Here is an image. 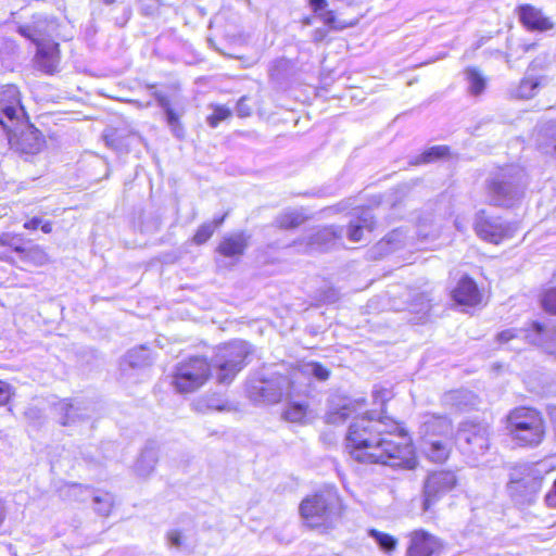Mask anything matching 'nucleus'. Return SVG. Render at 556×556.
Instances as JSON below:
<instances>
[{
    "label": "nucleus",
    "mask_w": 556,
    "mask_h": 556,
    "mask_svg": "<svg viewBox=\"0 0 556 556\" xmlns=\"http://www.w3.org/2000/svg\"><path fill=\"white\" fill-rule=\"evenodd\" d=\"M346 447L359 463L405 469H414L417 465L409 437L388 417L374 419L365 414L355 418L349 427Z\"/></svg>",
    "instance_id": "nucleus-1"
},
{
    "label": "nucleus",
    "mask_w": 556,
    "mask_h": 556,
    "mask_svg": "<svg viewBox=\"0 0 556 556\" xmlns=\"http://www.w3.org/2000/svg\"><path fill=\"white\" fill-rule=\"evenodd\" d=\"M249 353V344L236 340L218 346L211 364L202 357H191L177 366L174 384L181 393L192 392L205 383L212 369L219 383L229 384L244 367Z\"/></svg>",
    "instance_id": "nucleus-2"
},
{
    "label": "nucleus",
    "mask_w": 556,
    "mask_h": 556,
    "mask_svg": "<svg viewBox=\"0 0 556 556\" xmlns=\"http://www.w3.org/2000/svg\"><path fill=\"white\" fill-rule=\"evenodd\" d=\"M419 433L422 452L430 460L442 463L448 457L452 440V424L448 418L434 414L424 415Z\"/></svg>",
    "instance_id": "nucleus-3"
},
{
    "label": "nucleus",
    "mask_w": 556,
    "mask_h": 556,
    "mask_svg": "<svg viewBox=\"0 0 556 556\" xmlns=\"http://www.w3.org/2000/svg\"><path fill=\"white\" fill-rule=\"evenodd\" d=\"M547 472L544 464L515 467L507 483V493L511 501L520 507L535 503Z\"/></svg>",
    "instance_id": "nucleus-4"
},
{
    "label": "nucleus",
    "mask_w": 556,
    "mask_h": 556,
    "mask_svg": "<svg viewBox=\"0 0 556 556\" xmlns=\"http://www.w3.org/2000/svg\"><path fill=\"white\" fill-rule=\"evenodd\" d=\"M282 369L251 380L248 384L249 396L255 402L273 404L296 393V380L292 378L290 368L283 366Z\"/></svg>",
    "instance_id": "nucleus-5"
},
{
    "label": "nucleus",
    "mask_w": 556,
    "mask_h": 556,
    "mask_svg": "<svg viewBox=\"0 0 556 556\" xmlns=\"http://www.w3.org/2000/svg\"><path fill=\"white\" fill-rule=\"evenodd\" d=\"M525 186V173L521 168H501L488 179V199L493 205L511 206L522 197Z\"/></svg>",
    "instance_id": "nucleus-6"
},
{
    "label": "nucleus",
    "mask_w": 556,
    "mask_h": 556,
    "mask_svg": "<svg viewBox=\"0 0 556 556\" xmlns=\"http://www.w3.org/2000/svg\"><path fill=\"white\" fill-rule=\"evenodd\" d=\"M300 513L311 528L330 529L341 516V503L332 491L306 497L300 505Z\"/></svg>",
    "instance_id": "nucleus-7"
},
{
    "label": "nucleus",
    "mask_w": 556,
    "mask_h": 556,
    "mask_svg": "<svg viewBox=\"0 0 556 556\" xmlns=\"http://www.w3.org/2000/svg\"><path fill=\"white\" fill-rule=\"evenodd\" d=\"M507 430L519 445L535 446L544 437L542 416L533 408L517 407L507 416Z\"/></svg>",
    "instance_id": "nucleus-8"
},
{
    "label": "nucleus",
    "mask_w": 556,
    "mask_h": 556,
    "mask_svg": "<svg viewBox=\"0 0 556 556\" xmlns=\"http://www.w3.org/2000/svg\"><path fill=\"white\" fill-rule=\"evenodd\" d=\"M455 442L468 458V463L471 466H479V457L483 456L490 446V427L481 422H463L457 430Z\"/></svg>",
    "instance_id": "nucleus-9"
},
{
    "label": "nucleus",
    "mask_w": 556,
    "mask_h": 556,
    "mask_svg": "<svg viewBox=\"0 0 556 556\" xmlns=\"http://www.w3.org/2000/svg\"><path fill=\"white\" fill-rule=\"evenodd\" d=\"M516 227L504 222L500 217L491 216L485 211L477 213L475 231L477 236L490 243L498 244L505 239L511 238Z\"/></svg>",
    "instance_id": "nucleus-10"
},
{
    "label": "nucleus",
    "mask_w": 556,
    "mask_h": 556,
    "mask_svg": "<svg viewBox=\"0 0 556 556\" xmlns=\"http://www.w3.org/2000/svg\"><path fill=\"white\" fill-rule=\"evenodd\" d=\"M457 483L453 471H434L430 473L424 484V510H429L442 496L451 492Z\"/></svg>",
    "instance_id": "nucleus-11"
},
{
    "label": "nucleus",
    "mask_w": 556,
    "mask_h": 556,
    "mask_svg": "<svg viewBox=\"0 0 556 556\" xmlns=\"http://www.w3.org/2000/svg\"><path fill=\"white\" fill-rule=\"evenodd\" d=\"M24 109L21 104L20 90L14 85H7L0 88V125L4 130H11V126L20 124L24 116Z\"/></svg>",
    "instance_id": "nucleus-12"
},
{
    "label": "nucleus",
    "mask_w": 556,
    "mask_h": 556,
    "mask_svg": "<svg viewBox=\"0 0 556 556\" xmlns=\"http://www.w3.org/2000/svg\"><path fill=\"white\" fill-rule=\"evenodd\" d=\"M11 146L24 153L35 154L42 144V139L38 129L20 119V124L11 126V130H5Z\"/></svg>",
    "instance_id": "nucleus-13"
},
{
    "label": "nucleus",
    "mask_w": 556,
    "mask_h": 556,
    "mask_svg": "<svg viewBox=\"0 0 556 556\" xmlns=\"http://www.w3.org/2000/svg\"><path fill=\"white\" fill-rule=\"evenodd\" d=\"M290 370L292 372V378L296 380L298 394L307 393L312 378H315L318 381H325L330 376L329 369L317 362L301 363L291 367Z\"/></svg>",
    "instance_id": "nucleus-14"
},
{
    "label": "nucleus",
    "mask_w": 556,
    "mask_h": 556,
    "mask_svg": "<svg viewBox=\"0 0 556 556\" xmlns=\"http://www.w3.org/2000/svg\"><path fill=\"white\" fill-rule=\"evenodd\" d=\"M440 547V541L434 535L424 530H416L409 534L406 556H435Z\"/></svg>",
    "instance_id": "nucleus-15"
},
{
    "label": "nucleus",
    "mask_w": 556,
    "mask_h": 556,
    "mask_svg": "<svg viewBox=\"0 0 556 556\" xmlns=\"http://www.w3.org/2000/svg\"><path fill=\"white\" fill-rule=\"evenodd\" d=\"M36 66L47 74H53L60 62L59 43L54 41L36 42Z\"/></svg>",
    "instance_id": "nucleus-16"
},
{
    "label": "nucleus",
    "mask_w": 556,
    "mask_h": 556,
    "mask_svg": "<svg viewBox=\"0 0 556 556\" xmlns=\"http://www.w3.org/2000/svg\"><path fill=\"white\" fill-rule=\"evenodd\" d=\"M536 68V61H533L525 77L520 80L517 88L514 90V96L519 99H531L538 94L540 89L547 84L545 76L535 75L533 72Z\"/></svg>",
    "instance_id": "nucleus-17"
},
{
    "label": "nucleus",
    "mask_w": 556,
    "mask_h": 556,
    "mask_svg": "<svg viewBox=\"0 0 556 556\" xmlns=\"http://www.w3.org/2000/svg\"><path fill=\"white\" fill-rule=\"evenodd\" d=\"M534 140L542 153L556 160V119L540 124L536 127Z\"/></svg>",
    "instance_id": "nucleus-18"
},
{
    "label": "nucleus",
    "mask_w": 556,
    "mask_h": 556,
    "mask_svg": "<svg viewBox=\"0 0 556 556\" xmlns=\"http://www.w3.org/2000/svg\"><path fill=\"white\" fill-rule=\"evenodd\" d=\"M518 14L521 23L528 29L544 31L553 28L554 26L549 17L545 16L540 9L531 4L520 5L518 8Z\"/></svg>",
    "instance_id": "nucleus-19"
},
{
    "label": "nucleus",
    "mask_w": 556,
    "mask_h": 556,
    "mask_svg": "<svg viewBox=\"0 0 556 556\" xmlns=\"http://www.w3.org/2000/svg\"><path fill=\"white\" fill-rule=\"evenodd\" d=\"M545 329L542 324L533 321L530 329H507L497 334L498 342H508L515 338H525L530 343L535 345H543V337Z\"/></svg>",
    "instance_id": "nucleus-20"
},
{
    "label": "nucleus",
    "mask_w": 556,
    "mask_h": 556,
    "mask_svg": "<svg viewBox=\"0 0 556 556\" xmlns=\"http://www.w3.org/2000/svg\"><path fill=\"white\" fill-rule=\"evenodd\" d=\"M453 299L460 305L475 306L480 303L481 294L476 282L469 277H464L453 290Z\"/></svg>",
    "instance_id": "nucleus-21"
},
{
    "label": "nucleus",
    "mask_w": 556,
    "mask_h": 556,
    "mask_svg": "<svg viewBox=\"0 0 556 556\" xmlns=\"http://www.w3.org/2000/svg\"><path fill=\"white\" fill-rule=\"evenodd\" d=\"M342 235V229L334 226L325 227L316 231L308 242V251H326L330 249Z\"/></svg>",
    "instance_id": "nucleus-22"
},
{
    "label": "nucleus",
    "mask_w": 556,
    "mask_h": 556,
    "mask_svg": "<svg viewBox=\"0 0 556 556\" xmlns=\"http://www.w3.org/2000/svg\"><path fill=\"white\" fill-rule=\"evenodd\" d=\"M374 217L369 211L362 212V215L350 222L348 238L352 242H359L364 239V232L374 229Z\"/></svg>",
    "instance_id": "nucleus-23"
},
{
    "label": "nucleus",
    "mask_w": 556,
    "mask_h": 556,
    "mask_svg": "<svg viewBox=\"0 0 556 556\" xmlns=\"http://www.w3.org/2000/svg\"><path fill=\"white\" fill-rule=\"evenodd\" d=\"M247 245V237L240 232L225 237L219 243L217 251L226 257H235L241 255Z\"/></svg>",
    "instance_id": "nucleus-24"
},
{
    "label": "nucleus",
    "mask_w": 556,
    "mask_h": 556,
    "mask_svg": "<svg viewBox=\"0 0 556 556\" xmlns=\"http://www.w3.org/2000/svg\"><path fill=\"white\" fill-rule=\"evenodd\" d=\"M302 394L293 393L291 397H286L288 404L283 410V418L290 422L302 424L305 421L307 416V403L306 401H298L295 397Z\"/></svg>",
    "instance_id": "nucleus-25"
},
{
    "label": "nucleus",
    "mask_w": 556,
    "mask_h": 556,
    "mask_svg": "<svg viewBox=\"0 0 556 556\" xmlns=\"http://www.w3.org/2000/svg\"><path fill=\"white\" fill-rule=\"evenodd\" d=\"M156 100H157L160 108L163 110V112L165 114V119H166L168 127L170 128L172 134L176 138H179V139L182 138L185 131H184V127L179 121L180 114H178L174 111V109L170 105L169 100L166 97L160 96V97H157Z\"/></svg>",
    "instance_id": "nucleus-26"
},
{
    "label": "nucleus",
    "mask_w": 556,
    "mask_h": 556,
    "mask_svg": "<svg viewBox=\"0 0 556 556\" xmlns=\"http://www.w3.org/2000/svg\"><path fill=\"white\" fill-rule=\"evenodd\" d=\"M309 5L326 26L331 29L342 28L337 25L333 11L326 10L327 0H309Z\"/></svg>",
    "instance_id": "nucleus-27"
},
{
    "label": "nucleus",
    "mask_w": 556,
    "mask_h": 556,
    "mask_svg": "<svg viewBox=\"0 0 556 556\" xmlns=\"http://www.w3.org/2000/svg\"><path fill=\"white\" fill-rule=\"evenodd\" d=\"M445 402L463 410L476 404V396L472 392L467 390H455L446 394Z\"/></svg>",
    "instance_id": "nucleus-28"
},
{
    "label": "nucleus",
    "mask_w": 556,
    "mask_h": 556,
    "mask_svg": "<svg viewBox=\"0 0 556 556\" xmlns=\"http://www.w3.org/2000/svg\"><path fill=\"white\" fill-rule=\"evenodd\" d=\"M156 463V451L154 447H146L136 463V471L139 476L146 477L152 472Z\"/></svg>",
    "instance_id": "nucleus-29"
},
{
    "label": "nucleus",
    "mask_w": 556,
    "mask_h": 556,
    "mask_svg": "<svg viewBox=\"0 0 556 556\" xmlns=\"http://www.w3.org/2000/svg\"><path fill=\"white\" fill-rule=\"evenodd\" d=\"M465 75L469 84V92L473 96L482 93L486 84L482 74L477 68L469 67L465 71Z\"/></svg>",
    "instance_id": "nucleus-30"
},
{
    "label": "nucleus",
    "mask_w": 556,
    "mask_h": 556,
    "mask_svg": "<svg viewBox=\"0 0 556 556\" xmlns=\"http://www.w3.org/2000/svg\"><path fill=\"white\" fill-rule=\"evenodd\" d=\"M225 216L215 218L211 223H205L199 227L195 235L193 236V241L197 244L205 243L214 233L215 229L219 227L224 223Z\"/></svg>",
    "instance_id": "nucleus-31"
},
{
    "label": "nucleus",
    "mask_w": 556,
    "mask_h": 556,
    "mask_svg": "<svg viewBox=\"0 0 556 556\" xmlns=\"http://www.w3.org/2000/svg\"><path fill=\"white\" fill-rule=\"evenodd\" d=\"M368 535L372 538L378 546L386 553L394 551L397 545V540L394 536L376 529H370Z\"/></svg>",
    "instance_id": "nucleus-32"
},
{
    "label": "nucleus",
    "mask_w": 556,
    "mask_h": 556,
    "mask_svg": "<svg viewBox=\"0 0 556 556\" xmlns=\"http://www.w3.org/2000/svg\"><path fill=\"white\" fill-rule=\"evenodd\" d=\"M448 154L446 146H434L420 154L414 164H426L442 159Z\"/></svg>",
    "instance_id": "nucleus-33"
},
{
    "label": "nucleus",
    "mask_w": 556,
    "mask_h": 556,
    "mask_svg": "<svg viewBox=\"0 0 556 556\" xmlns=\"http://www.w3.org/2000/svg\"><path fill=\"white\" fill-rule=\"evenodd\" d=\"M149 351L144 346L130 350L126 355V361L131 367L144 366L149 363Z\"/></svg>",
    "instance_id": "nucleus-34"
},
{
    "label": "nucleus",
    "mask_w": 556,
    "mask_h": 556,
    "mask_svg": "<svg viewBox=\"0 0 556 556\" xmlns=\"http://www.w3.org/2000/svg\"><path fill=\"white\" fill-rule=\"evenodd\" d=\"M94 509L102 516H108L113 506V495L110 493H101L92 497Z\"/></svg>",
    "instance_id": "nucleus-35"
},
{
    "label": "nucleus",
    "mask_w": 556,
    "mask_h": 556,
    "mask_svg": "<svg viewBox=\"0 0 556 556\" xmlns=\"http://www.w3.org/2000/svg\"><path fill=\"white\" fill-rule=\"evenodd\" d=\"M60 408L62 412H64V417L61 420L63 426L75 422L76 418H85L88 416L87 414L79 413V407H76L73 404L66 402L61 403Z\"/></svg>",
    "instance_id": "nucleus-36"
},
{
    "label": "nucleus",
    "mask_w": 556,
    "mask_h": 556,
    "mask_svg": "<svg viewBox=\"0 0 556 556\" xmlns=\"http://www.w3.org/2000/svg\"><path fill=\"white\" fill-rule=\"evenodd\" d=\"M303 216L294 211L286 212L277 218V224L281 228H293L300 225Z\"/></svg>",
    "instance_id": "nucleus-37"
},
{
    "label": "nucleus",
    "mask_w": 556,
    "mask_h": 556,
    "mask_svg": "<svg viewBox=\"0 0 556 556\" xmlns=\"http://www.w3.org/2000/svg\"><path fill=\"white\" fill-rule=\"evenodd\" d=\"M231 115V111L229 108L225 105H216L214 106L213 113L207 116V124L215 128L217 125L227 119Z\"/></svg>",
    "instance_id": "nucleus-38"
},
{
    "label": "nucleus",
    "mask_w": 556,
    "mask_h": 556,
    "mask_svg": "<svg viewBox=\"0 0 556 556\" xmlns=\"http://www.w3.org/2000/svg\"><path fill=\"white\" fill-rule=\"evenodd\" d=\"M15 251L22 262H41V260L45 257L43 253L38 248H30V249H22L20 247L15 248Z\"/></svg>",
    "instance_id": "nucleus-39"
},
{
    "label": "nucleus",
    "mask_w": 556,
    "mask_h": 556,
    "mask_svg": "<svg viewBox=\"0 0 556 556\" xmlns=\"http://www.w3.org/2000/svg\"><path fill=\"white\" fill-rule=\"evenodd\" d=\"M542 305L545 311L556 315V288L548 290L544 294Z\"/></svg>",
    "instance_id": "nucleus-40"
},
{
    "label": "nucleus",
    "mask_w": 556,
    "mask_h": 556,
    "mask_svg": "<svg viewBox=\"0 0 556 556\" xmlns=\"http://www.w3.org/2000/svg\"><path fill=\"white\" fill-rule=\"evenodd\" d=\"M339 292L331 287H327L325 290H321L319 293V301L325 304H332L339 300Z\"/></svg>",
    "instance_id": "nucleus-41"
},
{
    "label": "nucleus",
    "mask_w": 556,
    "mask_h": 556,
    "mask_svg": "<svg viewBox=\"0 0 556 556\" xmlns=\"http://www.w3.org/2000/svg\"><path fill=\"white\" fill-rule=\"evenodd\" d=\"M12 395V388L11 386L0 380V405H4L9 402Z\"/></svg>",
    "instance_id": "nucleus-42"
},
{
    "label": "nucleus",
    "mask_w": 556,
    "mask_h": 556,
    "mask_svg": "<svg viewBox=\"0 0 556 556\" xmlns=\"http://www.w3.org/2000/svg\"><path fill=\"white\" fill-rule=\"evenodd\" d=\"M545 504L549 508H556V480L544 497Z\"/></svg>",
    "instance_id": "nucleus-43"
},
{
    "label": "nucleus",
    "mask_w": 556,
    "mask_h": 556,
    "mask_svg": "<svg viewBox=\"0 0 556 556\" xmlns=\"http://www.w3.org/2000/svg\"><path fill=\"white\" fill-rule=\"evenodd\" d=\"M375 403H386L390 399V391L387 389H375L372 392Z\"/></svg>",
    "instance_id": "nucleus-44"
},
{
    "label": "nucleus",
    "mask_w": 556,
    "mask_h": 556,
    "mask_svg": "<svg viewBox=\"0 0 556 556\" xmlns=\"http://www.w3.org/2000/svg\"><path fill=\"white\" fill-rule=\"evenodd\" d=\"M247 101V98L245 97H242L240 98V100L238 101L237 103V108H236V111H237V114L240 116V117H245V116H249L251 114V109L250 106L245 103Z\"/></svg>",
    "instance_id": "nucleus-45"
},
{
    "label": "nucleus",
    "mask_w": 556,
    "mask_h": 556,
    "mask_svg": "<svg viewBox=\"0 0 556 556\" xmlns=\"http://www.w3.org/2000/svg\"><path fill=\"white\" fill-rule=\"evenodd\" d=\"M402 236L401 230H393L390 232L384 242H381L380 244H392L390 250H393L396 248V243L400 242V237Z\"/></svg>",
    "instance_id": "nucleus-46"
},
{
    "label": "nucleus",
    "mask_w": 556,
    "mask_h": 556,
    "mask_svg": "<svg viewBox=\"0 0 556 556\" xmlns=\"http://www.w3.org/2000/svg\"><path fill=\"white\" fill-rule=\"evenodd\" d=\"M348 410V407L344 406L339 412L329 414L328 418L331 422L344 421L349 417Z\"/></svg>",
    "instance_id": "nucleus-47"
},
{
    "label": "nucleus",
    "mask_w": 556,
    "mask_h": 556,
    "mask_svg": "<svg viewBox=\"0 0 556 556\" xmlns=\"http://www.w3.org/2000/svg\"><path fill=\"white\" fill-rule=\"evenodd\" d=\"M141 9L147 15L152 14L157 8V0H140Z\"/></svg>",
    "instance_id": "nucleus-48"
},
{
    "label": "nucleus",
    "mask_w": 556,
    "mask_h": 556,
    "mask_svg": "<svg viewBox=\"0 0 556 556\" xmlns=\"http://www.w3.org/2000/svg\"><path fill=\"white\" fill-rule=\"evenodd\" d=\"M170 546L179 547L181 545V535L177 530H173L167 535Z\"/></svg>",
    "instance_id": "nucleus-49"
},
{
    "label": "nucleus",
    "mask_w": 556,
    "mask_h": 556,
    "mask_svg": "<svg viewBox=\"0 0 556 556\" xmlns=\"http://www.w3.org/2000/svg\"><path fill=\"white\" fill-rule=\"evenodd\" d=\"M42 219L39 217H33L31 219L25 222L24 228L28 230H36L40 227Z\"/></svg>",
    "instance_id": "nucleus-50"
},
{
    "label": "nucleus",
    "mask_w": 556,
    "mask_h": 556,
    "mask_svg": "<svg viewBox=\"0 0 556 556\" xmlns=\"http://www.w3.org/2000/svg\"><path fill=\"white\" fill-rule=\"evenodd\" d=\"M70 493H71V495L78 496V495H81L83 493L90 494L91 492L89 489L83 488L79 484H73L70 486Z\"/></svg>",
    "instance_id": "nucleus-51"
},
{
    "label": "nucleus",
    "mask_w": 556,
    "mask_h": 556,
    "mask_svg": "<svg viewBox=\"0 0 556 556\" xmlns=\"http://www.w3.org/2000/svg\"><path fill=\"white\" fill-rule=\"evenodd\" d=\"M207 407L215 410H226L228 409V404L226 402L220 401L216 403L215 400H211L210 403L207 404Z\"/></svg>",
    "instance_id": "nucleus-52"
},
{
    "label": "nucleus",
    "mask_w": 556,
    "mask_h": 556,
    "mask_svg": "<svg viewBox=\"0 0 556 556\" xmlns=\"http://www.w3.org/2000/svg\"><path fill=\"white\" fill-rule=\"evenodd\" d=\"M40 229L45 233H50L52 231V224L50 222H41Z\"/></svg>",
    "instance_id": "nucleus-53"
},
{
    "label": "nucleus",
    "mask_w": 556,
    "mask_h": 556,
    "mask_svg": "<svg viewBox=\"0 0 556 556\" xmlns=\"http://www.w3.org/2000/svg\"><path fill=\"white\" fill-rule=\"evenodd\" d=\"M549 417H551V420H552V422L554 424V426L556 428V407H552L549 409Z\"/></svg>",
    "instance_id": "nucleus-54"
},
{
    "label": "nucleus",
    "mask_w": 556,
    "mask_h": 556,
    "mask_svg": "<svg viewBox=\"0 0 556 556\" xmlns=\"http://www.w3.org/2000/svg\"><path fill=\"white\" fill-rule=\"evenodd\" d=\"M418 236L422 237L424 239H427L430 236V233L425 231L422 226L420 225L418 228Z\"/></svg>",
    "instance_id": "nucleus-55"
},
{
    "label": "nucleus",
    "mask_w": 556,
    "mask_h": 556,
    "mask_svg": "<svg viewBox=\"0 0 556 556\" xmlns=\"http://www.w3.org/2000/svg\"><path fill=\"white\" fill-rule=\"evenodd\" d=\"M324 36H325L324 33L318 29L315 31L314 38H315V40H321L324 38Z\"/></svg>",
    "instance_id": "nucleus-56"
},
{
    "label": "nucleus",
    "mask_w": 556,
    "mask_h": 556,
    "mask_svg": "<svg viewBox=\"0 0 556 556\" xmlns=\"http://www.w3.org/2000/svg\"><path fill=\"white\" fill-rule=\"evenodd\" d=\"M455 226L459 231H463L465 229V226L460 224L458 220L455 222Z\"/></svg>",
    "instance_id": "nucleus-57"
},
{
    "label": "nucleus",
    "mask_w": 556,
    "mask_h": 556,
    "mask_svg": "<svg viewBox=\"0 0 556 556\" xmlns=\"http://www.w3.org/2000/svg\"><path fill=\"white\" fill-rule=\"evenodd\" d=\"M102 1H103L104 4H108V5H110V4L115 2V0H102Z\"/></svg>",
    "instance_id": "nucleus-58"
},
{
    "label": "nucleus",
    "mask_w": 556,
    "mask_h": 556,
    "mask_svg": "<svg viewBox=\"0 0 556 556\" xmlns=\"http://www.w3.org/2000/svg\"><path fill=\"white\" fill-rule=\"evenodd\" d=\"M0 241H1L2 243H4V242H5V236H2V237L0 238Z\"/></svg>",
    "instance_id": "nucleus-59"
},
{
    "label": "nucleus",
    "mask_w": 556,
    "mask_h": 556,
    "mask_svg": "<svg viewBox=\"0 0 556 556\" xmlns=\"http://www.w3.org/2000/svg\"><path fill=\"white\" fill-rule=\"evenodd\" d=\"M78 500H80V501H85V500H86V497H85V496H81V497H79Z\"/></svg>",
    "instance_id": "nucleus-60"
}]
</instances>
